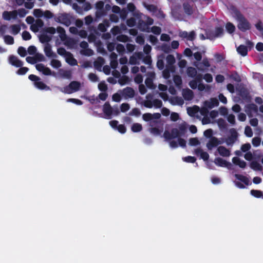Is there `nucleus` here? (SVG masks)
Here are the masks:
<instances>
[{"instance_id": "obj_1", "label": "nucleus", "mask_w": 263, "mask_h": 263, "mask_svg": "<svg viewBox=\"0 0 263 263\" xmlns=\"http://www.w3.org/2000/svg\"><path fill=\"white\" fill-rule=\"evenodd\" d=\"M233 13L234 16L237 22V27L240 31L245 32L251 29V25L250 23L239 10L234 8Z\"/></svg>"}, {"instance_id": "obj_2", "label": "nucleus", "mask_w": 263, "mask_h": 263, "mask_svg": "<svg viewBox=\"0 0 263 263\" xmlns=\"http://www.w3.org/2000/svg\"><path fill=\"white\" fill-rule=\"evenodd\" d=\"M81 87V83L76 81H71L68 85L63 88H60L61 91L64 93L71 94L74 92L79 91Z\"/></svg>"}, {"instance_id": "obj_3", "label": "nucleus", "mask_w": 263, "mask_h": 263, "mask_svg": "<svg viewBox=\"0 0 263 263\" xmlns=\"http://www.w3.org/2000/svg\"><path fill=\"white\" fill-rule=\"evenodd\" d=\"M179 36L182 39H186L187 41H193L196 38V33L193 30L189 33L186 31H180L178 33Z\"/></svg>"}, {"instance_id": "obj_4", "label": "nucleus", "mask_w": 263, "mask_h": 263, "mask_svg": "<svg viewBox=\"0 0 263 263\" xmlns=\"http://www.w3.org/2000/svg\"><path fill=\"white\" fill-rule=\"evenodd\" d=\"M35 68L37 70L40 72H42L43 74L45 76L54 74V72H52L49 68L45 67L43 64L40 63L36 64L35 65Z\"/></svg>"}, {"instance_id": "obj_5", "label": "nucleus", "mask_w": 263, "mask_h": 263, "mask_svg": "<svg viewBox=\"0 0 263 263\" xmlns=\"http://www.w3.org/2000/svg\"><path fill=\"white\" fill-rule=\"evenodd\" d=\"M103 111L107 119H111L113 114V108L111 107L109 103L106 102L103 106Z\"/></svg>"}, {"instance_id": "obj_6", "label": "nucleus", "mask_w": 263, "mask_h": 263, "mask_svg": "<svg viewBox=\"0 0 263 263\" xmlns=\"http://www.w3.org/2000/svg\"><path fill=\"white\" fill-rule=\"evenodd\" d=\"M222 144V142L215 137H212L206 143V147L209 150H212L214 147Z\"/></svg>"}, {"instance_id": "obj_7", "label": "nucleus", "mask_w": 263, "mask_h": 263, "mask_svg": "<svg viewBox=\"0 0 263 263\" xmlns=\"http://www.w3.org/2000/svg\"><path fill=\"white\" fill-rule=\"evenodd\" d=\"M121 94L125 99L132 98L135 96V92L133 88L126 87L122 90Z\"/></svg>"}, {"instance_id": "obj_8", "label": "nucleus", "mask_w": 263, "mask_h": 263, "mask_svg": "<svg viewBox=\"0 0 263 263\" xmlns=\"http://www.w3.org/2000/svg\"><path fill=\"white\" fill-rule=\"evenodd\" d=\"M258 111V107L254 103L249 104L245 106V111L249 117H252V112H256Z\"/></svg>"}, {"instance_id": "obj_9", "label": "nucleus", "mask_w": 263, "mask_h": 263, "mask_svg": "<svg viewBox=\"0 0 263 263\" xmlns=\"http://www.w3.org/2000/svg\"><path fill=\"white\" fill-rule=\"evenodd\" d=\"M231 136L228 137L226 140V143L228 145H233L237 140L238 136L237 133L234 129H231Z\"/></svg>"}, {"instance_id": "obj_10", "label": "nucleus", "mask_w": 263, "mask_h": 263, "mask_svg": "<svg viewBox=\"0 0 263 263\" xmlns=\"http://www.w3.org/2000/svg\"><path fill=\"white\" fill-rule=\"evenodd\" d=\"M58 19L60 23L66 26H69L71 24L70 17L66 13L61 14L59 16Z\"/></svg>"}, {"instance_id": "obj_11", "label": "nucleus", "mask_w": 263, "mask_h": 263, "mask_svg": "<svg viewBox=\"0 0 263 263\" xmlns=\"http://www.w3.org/2000/svg\"><path fill=\"white\" fill-rule=\"evenodd\" d=\"M214 163L216 165L221 167H226L229 168L231 166V163L223 160L221 158L217 157L215 159Z\"/></svg>"}, {"instance_id": "obj_12", "label": "nucleus", "mask_w": 263, "mask_h": 263, "mask_svg": "<svg viewBox=\"0 0 263 263\" xmlns=\"http://www.w3.org/2000/svg\"><path fill=\"white\" fill-rule=\"evenodd\" d=\"M9 63L16 67H21L23 65V62L14 55H10L9 58Z\"/></svg>"}, {"instance_id": "obj_13", "label": "nucleus", "mask_w": 263, "mask_h": 263, "mask_svg": "<svg viewBox=\"0 0 263 263\" xmlns=\"http://www.w3.org/2000/svg\"><path fill=\"white\" fill-rule=\"evenodd\" d=\"M45 55L48 58H57V55L52 51L51 46L49 43H47L44 49Z\"/></svg>"}, {"instance_id": "obj_14", "label": "nucleus", "mask_w": 263, "mask_h": 263, "mask_svg": "<svg viewBox=\"0 0 263 263\" xmlns=\"http://www.w3.org/2000/svg\"><path fill=\"white\" fill-rule=\"evenodd\" d=\"M182 96L185 100L191 101L194 98V93L192 90L187 88L186 89H183L182 91Z\"/></svg>"}, {"instance_id": "obj_15", "label": "nucleus", "mask_w": 263, "mask_h": 263, "mask_svg": "<svg viewBox=\"0 0 263 263\" xmlns=\"http://www.w3.org/2000/svg\"><path fill=\"white\" fill-rule=\"evenodd\" d=\"M195 154L196 155H200L201 158H202L204 161H207L209 158V155L207 152H203V150L198 148L195 149Z\"/></svg>"}, {"instance_id": "obj_16", "label": "nucleus", "mask_w": 263, "mask_h": 263, "mask_svg": "<svg viewBox=\"0 0 263 263\" xmlns=\"http://www.w3.org/2000/svg\"><path fill=\"white\" fill-rule=\"evenodd\" d=\"M217 151L222 157H229L230 155V151L223 146H219L217 148Z\"/></svg>"}, {"instance_id": "obj_17", "label": "nucleus", "mask_w": 263, "mask_h": 263, "mask_svg": "<svg viewBox=\"0 0 263 263\" xmlns=\"http://www.w3.org/2000/svg\"><path fill=\"white\" fill-rule=\"evenodd\" d=\"M233 163L236 165H238L240 168H244L246 166V162L241 160L237 157H234L232 158Z\"/></svg>"}, {"instance_id": "obj_18", "label": "nucleus", "mask_w": 263, "mask_h": 263, "mask_svg": "<svg viewBox=\"0 0 263 263\" xmlns=\"http://www.w3.org/2000/svg\"><path fill=\"white\" fill-rule=\"evenodd\" d=\"M66 62L71 66H76L78 64V62L73 57L71 53H68V54L65 57Z\"/></svg>"}, {"instance_id": "obj_19", "label": "nucleus", "mask_w": 263, "mask_h": 263, "mask_svg": "<svg viewBox=\"0 0 263 263\" xmlns=\"http://www.w3.org/2000/svg\"><path fill=\"white\" fill-rule=\"evenodd\" d=\"M237 52L243 57L248 54V50L247 47L243 45H240L237 48Z\"/></svg>"}, {"instance_id": "obj_20", "label": "nucleus", "mask_w": 263, "mask_h": 263, "mask_svg": "<svg viewBox=\"0 0 263 263\" xmlns=\"http://www.w3.org/2000/svg\"><path fill=\"white\" fill-rule=\"evenodd\" d=\"M142 118L143 120L145 121L148 122L151 121V125L153 126L154 124H155L158 123L157 121L154 120L152 121V114L151 113H145L142 116Z\"/></svg>"}, {"instance_id": "obj_21", "label": "nucleus", "mask_w": 263, "mask_h": 263, "mask_svg": "<svg viewBox=\"0 0 263 263\" xmlns=\"http://www.w3.org/2000/svg\"><path fill=\"white\" fill-rule=\"evenodd\" d=\"M34 85L36 88L41 90H49L50 89L49 86L40 80L34 83Z\"/></svg>"}, {"instance_id": "obj_22", "label": "nucleus", "mask_w": 263, "mask_h": 263, "mask_svg": "<svg viewBox=\"0 0 263 263\" xmlns=\"http://www.w3.org/2000/svg\"><path fill=\"white\" fill-rule=\"evenodd\" d=\"M166 60L167 64L168 65V66L170 67V68L173 71L174 68L173 65L175 62V59L174 56L172 54H168L166 58Z\"/></svg>"}, {"instance_id": "obj_23", "label": "nucleus", "mask_w": 263, "mask_h": 263, "mask_svg": "<svg viewBox=\"0 0 263 263\" xmlns=\"http://www.w3.org/2000/svg\"><path fill=\"white\" fill-rule=\"evenodd\" d=\"M199 107L197 106H194L192 107H189L187 109L188 115L191 117H194L199 111Z\"/></svg>"}, {"instance_id": "obj_24", "label": "nucleus", "mask_w": 263, "mask_h": 263, "mask_svg": "<svg viewBox=\"0 0 263 263\" xmlns=\"http://www.w3.org/2000/svg\"><path fill=\"white\" fill-rule=\"evenodd\" d=\"M250 166L254 171H261L262 170V166L256 161H252L250 163Z\"/></svg>"}, {"instance_id": "obj_25", "label": "nucleus", "mask_w": 263, "mask_h": 263, "mask_svg": "<svg viewBox=\"0 0 263 263\" xmlns=\"http://www.w3.org/2000/svg\"><path fill=\"white\" fill-rule=\"evenodd\" d=\"M235 177L237 180L241 181L246 185H248L249 184V180L246 176L240 174H235Z\"/></svg>"}, {"instance_id": "obj_26", "label": "nucleus", "mask_w": 263, "mask_h": 263, "mask_svg": "<svg viewBox=\"0 0 263 263\" xmlns=\"http://www.w3.org/2000/svg\"><path fill=\"white\" fill-rule=\"evenodd\" d=\"M183 8L185 13L188 15H191L193 11L192 6L187 3L183 4Z\"/></svg>"}, {"instance_id": "obj_27", "label": "nucleus", "mask_w": 263, "mask_h": 263, "mask_svg": "<svg viewBox=\"0 0 263 263\" xmlns=\"http://www.w3.org/2000/svg\"><path fill=\"white\" fill-rule=\"evenodd\" d=\"M226 28L227 31L230 34L233 33L234 32V31H235V29H236L234 25L231 22H228L226 24Z\"/></svg>"}, {"instance_id": "obj_28", "label": "nucleus", "mask_w": 263, "mask_h": 263, "mask_svg": "<svg viewBox=\"0 0 263 263\" xmlns=\"http://www.w3.org/2000/svg\"><path fill=\"white\" fill-rule=\"evenodd\" d=\"M187 76L191 78H194L197 73L196 69L193 67H189L186 70Z\"/></svg>"}, {"instance_id": "obj_29", "label": "nucleus", "mask_w": 263, "mask_h": 263, "mask_svg": "<svg viewBox=\"0 0 263 263\" xmlns=\"http://www.w3.org/2000/svg\"><path fill=\"white\" fill-rule=\"evenodd\" d=\"M138 26L141 31L148 32L147 30L148 28L145 21L140 20L138 22Z\"/></svg>"}, {"instance_id": "obj_30", "label": "nucleus", "mask_w": 263, "mask_h": 263, "mask_svg": "<svg viewBox=\"0 0 263 263\" xmlns=\"http://www.w3.org/2000/svg\"><path fill=\"white\" fill-rule=\"evenodd\" d=\"M131 129L132 131L134 133L140 132L142 129V126L140 123H135L132 125Z\"/></svg>"}, {"instance_id": "obj_31", "label": "nucleus", "mask_w": 263, "mask_h": 263, "mask_svg": "<svg viewBox=\"0 0 263 263\" xmlns=\"http://www.w3.org/2000/svg\"><path fill=\"white\" fill-rule=\"evenodd\" d=\"M173 81L177 87H181L182 84L181 77L179 75H175L173 77Z\"/></svg>"}, {"instance_id": "obj_32", "label": "nucleus", "mask_w": 263, "mask_h": 263, "mask_svg": "<svg viewBox=\"0 0 263 263\" xmlns=\"http://www.w3.org/2000/svg\"><path fill=\"white\" fill-rule=\"evenodd\" d=\"M174 71V68H173V70L172 71V69L170 68V67H169L168 66H167L166 68L165 69L162 71V75H163V78L165 79H168L171 76L170 72L171 71L173 72Z\"/></svg>"}, {"instance_id": "obj_33", "label": "nucleus", "mask_w": 263, "mask_h": 263, "mask_svg": "<svg viewBox=\"0 0 263 263\" xmlns=\"http://www.w3.org/2000/svg\"><path fill=\"white\" fill-rule=\"evenodd\" d=\"M39 40L42 43H48L51 40V37L46 34H42L40 36Z\"/></svg>"}, {"instance_id": "obj_34", "label": "nucleus", "mask_w": 263, "mask_h": 263, "mask_svg": "<svg viewBox=\"0 0 263 263\" xmlns=\"http://www.w3.org/2000/svg\"><path fill=\"white\" fill-rule=\"evenodd\" d=\"M104 63V59L102 57L98 58V60L94 62V66L97 69H101V67L102 66Z\"/></svg>"}, {"instance_id": "obj_35", "label": "nucleus", "mask_w": 263, "mask_h": 263, "mask_svg": "<svg viewBox=\"0 0 263 263\" xmlns=\"http://www.w3.org/2000/svg\"><path fill=\"white\" fill-rule=\"evenodd\" d=\"M171 103L173 105L177 104L178 105H182L184 104V101L181 97H176L174 98V100H172L171 101Z\"/></svg>"}, {"instance_id": "obj_36", "label": "nucleus", "mask_w": 263, "mask_h": 263, "mask_svg": "<svg viewBox=\"0 0 263 263\" xmlns=\"http://www.w3.org/2000/svg\"><path fill=\"white\" fill-rule=\"evenodd\" d=\"M5 43L7 45H12L14 44V38L9 35H6L4 36Z\"/></svg>"}, {"instance_id": "obj_37", "label": "nucleus", "mask_w": 263, "mask_h": 263, "mask_svg": "<svg viewBox=\"0 0 263 263\" xmlns=\"http://www.w3.org/2000/svg\"><path fill=\"white\" fill-rule=\"evenodd\" d=\"M12 33L14 35L18 34L21 30V26L19 25H12L10 26Z\"/></svg>"}, {"instance_id": "obj_38", "label": "nucleus", "mask_w": 263, "mask_h": 263, "mask_svg": "<svg viewBox=\"0 0 263 263\" xmlns=\"http://www.w3.org/2000/svg\"><path fill=\"white\" fill-rule=\"evenodd\" d=\"M50 65L54 68H59L62 66L61 62L56 59H52L50 62Z\"/></svg>"}, {"instance_id": "obj_39", "label": "nucleus", "mask_w": 263, "mask_h": 263, "mask_svg": "<svg viewBox=\"0 0 263 263\" xmlns=\"http://www.w3.org/2000/svg\"><path fill=\"white\" fill-rule=\"evenodd\" d=\"M214 32L216 37L221 36L223 34V29L221 27H216Z\"/></svg>"}, {"instance_id": "obj_40", "label": "nucleus", "mask_w": 263, "mask_h": 263, "mask_svg": "<svg viewBox=\"0 0 263 263\" xmlns=\"http://www.w3.org/2000/svg\"><path fill=\"white\" fill-rule=\"evenodd\" d=\"M250 194L253 196L258 198L262 196V192L259 190H252L250 191Z\"/></svg>"}, {"instance_id": "obj_41", "label": "nucleus", "mask_w": 263, "mask_h": 263, "mask_svg": "<svg viewBox=\"0 0 263 263\" xmlns=\"http://www.w3.org/2000/svg\"><path fill=\"white\" fill-rule=\"evenodd\" d=\"M128 114L129 116L139 117L141 115V111L139 108H134Z\"/></svg>"}, {"instance_id": "obj_42", "label": "nucleus", "mask_w": 263, "mask_h": 263, "mask_svg": "<svg viewBox=\"0 0 263 263\" xmlns=\"http://www.w3.org/2000/svg\"><path fill=\"white\" fill-rule=\"evenodd\" d=\"M98 89L103 92H105L107 90V85L104 81L101 82L98 84Z\"/></svg>"}, {"instance_id": "obj_43", "label": "nucleus", "mask_w": 263, "mask_h": 263, "mask_svg": "<svg viewBox=\"0 0 263 263\" xmlns=\"http://www.w3.org/2000/svg\"><path fill=\"white\" fill-rule=\"evenodd\" d=\"M117 39L119 42L125 43L128 41L129 37L126 35L121 34L117 36Z\"/></svg>"}, {"instance_id": "obj_44", "label": "nucleus", "mask_w": 263, "mask_h": 263, "mask_svg": "<svg viewBox=\"0 0 263 263\" xmlns=\"http://www.w3.org/2000/svg\"><path fill=\"white\" fill-rule=\"evenodd\" d=\"M58 53L62 56H65V57L68 54L69 52H68L66 50V49L63 47H60L57 49Z\"/></svg>"}, {"instance_id": "obj_45", "label": "nucleus", "mask_w": 263, "mask_h": 263, "mask_svg": "<svg viewBox=\"0 0 263 263\" xmlns=\"http://www.w3.org/2000/svg\"><path fill=\"white\" fill-rule=\"evenodd\" d=\"M261 142V138L258 137H255L252 140V143L254 146L257 147L260 145Z\"/></svg>"}, {"instance_id": "obj_46", "label": "nucleus", "mask_w": 263, "mask_h": 263, "mask_svg": "<svg viewBox=\"0 0 263 263\" xmlns=\"http://www.w3.org/2000/svg\"><path fill=\"white\" fill-rule=\"evenodd\" d=\"M171 133L172 134L173 139L176 138H180L179 137L180 136V132L177 128H172L171 130Z\"/></svg>"}, {"instance_id": "obj_47", "label": "nucleus", "mask_w": 263, "mask_h": 263, "mask_svg": "<svg viewBox=\"0 0 263 263\" xmlns=\"http://www.w3.org/2000/svg\"><path fill=\"white\" fill-rule=\"evenodd\" d=\"M17 52L18 54L22 57H24L27 54V51L26 49L22 46H20L18 48Z\"/></svg>"}, {"instance_id": "obj_48", "label": "nucleus", "mask_w": 263, "mask_h": 263, "mask_svg": "<svg viewBox=\"0 0 263 263\" xmlns=\"http://www.w3.org/2000/svg\"><path fill=\"white\" fill-rule=\"evenodd\" d=\"M129 81V78L126 76H123L121 78H120L118 82L121 85H124L126 83H127Z\"/></svg>"}, {"instance_id": "obj_49", "label": "nucleus", "mask_w": 263, "mask_h": 263, "mask_svg": "<svg viewBox=\"0 0 263 263\" xmlns=\"http://www.w3.org/2000/svg\"><path fill=\"white\" fill-rule=\"evenodd\" d=\"M251 144L249 143H247L244 144H242L241 146V151L242 152H248L251 149Z\"/></svg>"}, {"instance_id": "obj_50", "label": "nucleus", "mask_w": 263, "mask_h": 263, "mask_svg": "<svg viewBox=\"0 0 263 263\" xmlns=\"http://www.w3.org/2000/svg\"><path fill=\"white\" fill-rule=\"evenodd\" d=\"M183 160L184 161L187 162V163H193L195 162L196 160V158L194 156H187L183 158Z\"/></svg>"}, {"instance_id": "obj_51", "label": "nucleus", "mask_w": 263, "mask_h": 263, "mask_svg": "<svg viewBox=\"0 0 263 263\" xmlns=\"http://www.w3.org/2000/svg\"><path fill=\"white\" fill-rule=\"evenodd\" d=\"M245 134L248 137H251L253 136V132L252 128L250 126H247L245 127Z\"/></svg>"}, {"instance_id": "obj_52", "label": "nucleus", "mask_w": 263, "mask_h": 263, "mask_svg": "<svg viewBox=\"0 0 263 263\" xmlns=\"http://www.w3.org/2000/svg\"><path fill=\"white\" fill-rule=\"evenodd\" d=\"M189 144L191 146H196L200 144V142L197 138H192L189 140Z\"/></svg>"}, {"instance_id": "obj_53", "label": "nucleus", "mask_w": 263, "mask_h": 263, "mask_svg": "<svg viewBox=\"0 0 263 263\" xmlns=\"http://www.w3.org/2000/svg\"><path fill=\"white\" fill-rule=\"evenodd\" d=\"M163 137L165 141H169L173 138L172 134L171 132H169L168 130H165L163 134Z\"/></svg>"}, {"instance_id": "obj_54", "label": "nucleus", "mask_w": 263, "mask_h": 263, "mask_svg": "<svg viewBox=\"0 0 263 263\" xmlns=\"http://www.w3.org/2000/svg\"><path fill=\"white\" fill-rule=\"evenodd\" d=\"M151 31L156 35H159L161 32V29L158 26H153L151 28Z\"/></svg>"}, {"instance_id": "obj_55", "label": "nucleus", "mask_w": 263, "mask_h": 263, "mask_svg": "<svg viewBox=\"0 0 263 263\" xmlns=\"http://www.w3.org/2000/svg\"><path fill=\"white\" fill-rule=\"evenodd\" d=\"M153 106H154L155 107L157 108H159L161 107L162 106V102L161 101V100L157 99H154L153 101Z\"/></svg>"}, {"instance_id": "obj_56", "label": "nucleus", "mask_w": 263, "mask_h": 263, "mask_svg": "<svg viewBox=\"0 0 263 263\" xmlns=\"http://www.w3.org/2000/svg\"><path fill=\"white\" fill-rule=\"evenodd\" d=\"M29 70L28 68L26 67H21L17 71L16 73L18 75H24Z\"/></svg>"}, {"instance_id": "obj_57", "label": "nucleus", "mask_w": 263, "mask_h": 263, "mask_svg": "<svg viewBox=\"0 0 263 263\" xmlns=\"http://www.w3.org/2000/svg\"><path fill=\"white\" fill-rule=\"evenodd\" d=\"M35 60H36V63L37 62H42L45 60V58L44 55L42 53H36L34 54Z\"/></svg>"}, {"instance_id": "obj_58", "label": "nucleus", "mask_w": 263, "mask_h": 263, "mask_svg": "<svg viewBox=\"0 0 263 263\" xmlns=\"http://www.w3.org/2000/svg\"><path fill=\"white\" fill-rule=\"evenodd\" d=\"M161 50L165 53H168L171 51V47L169 45L164 44L161 46Z\"/></svg>"}, {"instance_id": "obj_59", "label": "nucleus", "mask_w": 263, "mask_h": 263, "mask_svg": "<svg viewBox=\"0 0 263 263\" xmlns=\"http://www.w3.org/2000/svg\"><path fill=\"white\" fill-rule=\"evenodd\" d=\"M130 106L129 104L126 103H122L120 106L121 111L125 112L129 110Z\"/></svg>"}, {"instance_id": "obj_60", "label": "nucleus", "mask_w": 263, "mask_h": 263, "mask_svg": "<svg viewBox=\"0 0 263 263\" xmlns=\"http://www.w3.org/2000/svg\"><path fill=\"white\" fill-rule=\"evenodd\" d=\"M206 39H209L210 40H214L216 38L214 31H209L206 32Z\"/></svg>"}, {"instance_id": "obj_61", "label": "nucleus", "mask_w": 263, "mask_h": 263, "mask_svg": "<svg viewBox=\"0 0 263 263\" xmlns=\"http://www.w3.org/2000/svg\"><path fill=\"white\" fill-rule=\"evenodd\" d=\"M44 31L51 34H54L56 32V29L53 27H48L44 29Z\"/></svg>"}, {"instance_id": "obj_62", "label": "nucleus", "mask_w": 263, "mask_h": 263, "mask_svg": "<svg viewBox=\"0 0 263 263\" xmlns=\"http://www.w3.org/2000/svg\"><path fill=\"white\" fill-rule=\"evenodd\" d=\"M126 24L128 27H134L136 25V20L134 17H130L126 21Z\"/></svg>"}, {"instance_id": "obj_63", "label": "nucleus", "mask_w": 263, "mask_h": 263, "mask_svg": "<svg viewBox=\"0 0 263 263\" xmlns=\"http://www.w3.org/2000/svg\"><path fill=\"white\" fill-rule=\"evenodd\" d=\"M22 38L25 41L29 40L31 38V35L28 31H24L22 33Z\"/></svg>"}, {"instance_id": "obj_64", "label": "nucleus", "mask_w": 263, "mask_h": 263, "mask_svg": "<svg viewBox=\"0 0 263 263\" xmlns=\"http://www.w3.org/2000/svg\"><path fill=\"white\" fill-rule=\"evenodd\" d=\"M36 48L35 46L31 45L28 48L27 51L30 55H34L36 53Z\"/></svg>"}]
</instances>
